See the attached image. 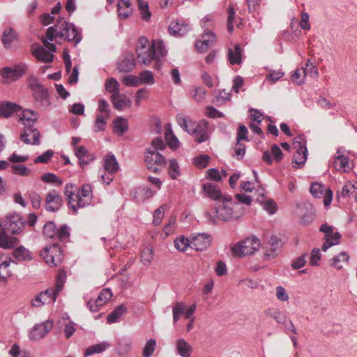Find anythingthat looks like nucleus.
Segmentation results:
<instances>
[{
    "label": "nucleus",
    "instance_id": "1",
    "mask_svg": "<svg viewBox=\"0 0 357 357\" xmlns=\"http://www.w3.org/2000/svg\"><path fill=\"white\" fill-rule=\"evenodd\" d=\"M137 60L141 66H148L153 61V68L160 70L163 63L162 59L167 55V50L161 40H153L150 44L146 37H140L136 46Z\"/></svg>",
    "mask_w": 357,
    "mask_h": 357
},
{
    "label": "nucleus",
    "instance_id": "2",
    "mask_svg": "<svg viewBox=\"0 0 357 357\" xmlns=\"http://www.w3.org/2000/svg\"><path fill=\"white\" fill-rule=\"evenodd\" d=\"M244 208L241 204L233 202L231 196H224L222 201L214 207L204 212L207 223L216 225L218 221L229 222L239 219L243 215Z\"/></svg>",
    "mask_w": 357,
    "mask_h": 357
},
{
    "label": "nucleus",
    "instance_id": "3",
    "mask_svg": "<svg viewBox=\"0 0 357 357\" xmlns=\"http://www.w3.org/2000/svg\"><path fill=\"white\" fill-rule=\"evenodd\" d=\"M64 194L68 197V206L74 213L79 208L90 205L93 199L92 187L89 184H83L77 188L75 184L66 183Z\"/></svg>",
    "mask_w": 357,
    "mask_h": 357
},
{
    "label": "nucleus",
    "instance_id": "4",
    "mask_svg": "<svg viewBox=\"0 0 357 357\" xmlns=\"http://www.w3.org/2000/svg\"><path fill=\"white\" fill-rule=\"evenodd\" d=\"M46 36L50 41H52L56 37H60L77 44L82 40L81 33L75 26L63 20H58L54 26L49 27Z\"/></svg>",
    "mask_w": 357,
    "mask_h": 357
},
{
    "label": "nucleus",
    "instance_id": "5",
    "mask_svg": "<svg viewBox=\"0 0 357 357\" xmlns=\"http://www.w3.org/2000/svg\"><path fill=\"white\" fill-rule=\"evenodd\" d=\"M66 273L61 271L58 273L54 288H49L39 293L34 298L32 299L31 303L34 307H40L44 305L53 304L55 303L58 294L62 290L66 282Z\"/></svg>",
    "mask_w": 357,
    "mask_h": 357
},
{
    "label": "nucleus",
    "instance_id": "6",
    "mask_svg": "<svg viewBox=\"0 0 357 357\" xmlns=\"http://www.w3.org/2000/svg\"><path fill=\"white\" fill-rule=\"evenodd\" d=\"M29 86L33 91V96L36 102L43 107H47L50 102L47 90L39 82L38 78L31 75L28 79Z\"/></svg>",
    "mask_w": 357,
    "mask_h": 357
},
{
    "label": "nucleus",
    "instance_id": "7",
    "mask_svg": "<svg viewBox=\"0 0 357 357\" xmlns=\"http://www.w3.org/2000/svg\"><path fill=\"white\" fill-rule=\"evenodd\" d=\"M259 247V240L257 238H247L235 245L232 248V252L235 256L241 257L253 255Z\"/></svg>",
    "mask_w": 357,
    "mask_h": 357
},
{
    "label": "nucleus",
    "instance_id": "8",
    "mask_svg": "<svg viewBox=\"0 0 357 357\" xmlns=\"http://www.w3.org/2000/svg\"><path fill=\"white\" fill-rule=\"evenodd\" d=\"M189 130L188 133L194 136L196 142L199 144L208 140L211 132L209 123L205 119L200 121L199 123L194 122Z\"/></svg>",
    "mask_w": 357,
    "mask_h": 357
},
{
    "label": "nucleus",
    "instance_id": "9",
    "mask_svg": "<svg viewBox=\"0 0 357 357\" xmlns=\"http://www.w3.org/2000/svg\"><path fill=\"white\" fill-rule=\"evenodd\" d=\"M145 162L148 169L158 173L166 165L167 160L160 152L146 150Z\"/></svg>",
    "mask_w": 357,
    "mask_h": 357
},
{
    "label": "nucleus",
    "instance_id": "10",
    "mask_svg": "<svg viewBox=\"0 0 357 357\" xmlns=\"http://www.w3.org/2000/svg\"><path fill=\"white\" fill-rule=\"evenodd\" d=\"M40 255L44 258L46 264L56 266L63 261V252L58 244H52L46 248Z\"/></svg>",
    "mask_w": 357,
    "mask_h": 357
},
{
    "label": "nucleus",
    "instance_id": "11",
    "mask_svg": "<svg viewBox=\"0 0 357 357\" xmlns=\"http://www.w3.org/2000/svg\"><path fill=\"white\" fill-rule=\"evenodd\" d=\"M0 226H2L3 229L5 231L6 230L13 234H18L24 229V222L22 221L20 214L14 213L8 215L1 221Z\"/></svg>",
    "mask_w": 357,
    "mask_h": 357
},
{
    "label": "nucleus",
    "instance_id": "12",
    "mask_svg": "<svg viewBox=\"0 0 357 357\" xmlns=\"http://www.w3.org/2000/svg\"><path fill=\"white\" fill-rule=\"evenodd\" d=\"M28 70V66L25 63H21L15 66L13 68L6 67L1 71V75L4 82L10 83L17 80Z\"/></svg>",
    "mask_w": 357,
    "mask_h": 357
},
{
    "label": "nucleus",
    "instance_id": "13",
    "mask_svg": "<svg viewBox=\"0 0 357 357\" xmlns=\"http://www.w3.org/2000/svg\"><path fill=\"white\" fill-rule=\"evenodd\" d=\"M298 215L300 218L299 222L303 225H308L313 222L315 217V210L310 204H301L297 205Z\"/></svg>",
    "mask_w": 357,
    "mask_h": 357
},
{
    "label": "nucleus",
    "instance_id": "14",
    "mask_svg": "<svg viewBox=\"0 0 357 357\" xmlns=\"http://www.w3.org/2000/svg\"><path fill=\"white\" fill-rule=\"evenodd\" d=\"M63 199L59 192L55 190L48 192L45 201V208L47 211L56 212L62 205Z\"/></svg>",
    "mask_w": 357,
    "mask_h": 357
},
{
    "label": "nucleus",
    "instance_id": "15",
    "mask_svg": "<svg viewBox=\"0 0 357 357\" xmlns=\"http://www.w3.org/2000/svg\"><path fill=\"white\" fill-rule=\"evenodd\" d=\"M135 66L136 60L135 55L130 52H126L122 54L116 63L117 70L122 73L131 72Z\"/></svg>",
    "mask_w": 357,
    "mask_h": 357
},
{
    "label": "nucleus",
    "instance_id": "16",
    "mask_svg": "<svg viewBox=\"0 0 357 357\" xmlns=\"http://www.w3.org/2000/svg\"><path fill=\"white\" fill-rule=\"evenodd\" d=\"M310 190L314 197L320 198L324 196L325 206L331 204L333 199V192L330 188H326L324 185L314 183L311 185Z\"/></svg>",
    "mask_w": 357,
    "mask_h": 357
},
{
    "label": "nucleus",
    "instance_id": "17",
    "mask_svg": "<svg viewBox=\"0 0 357 357\" xmlns=\"http://www.w3.org/2000/svg\"><path fill=\"white\" fill-rule=\"evenodd\" d=\"M40 132L33 126H24L20 134V139L26 144L38 145Z\"/></svg>",
    "mask_w": 357,
    "mask_h": 357
},
{
    "label": "nucleus",
    "instance_id": "18",
    "mask_svg": "<svg viewBox=\"0 0 357 357\" xmlns=\"http://www.w3.org/2000/svg\"><path fill=\"white\" fill-rule=\"evenodd\" d=\"M52 326L53 323L50 320H47L40 324H36L30 331V339L33 340H38L43 338L50 331Z\"/></svg>",
    "mask_w": 357,
    "mask_h": 357
},
{
    "label": "nucleus",
    "instance_id": "19",
    "mask_svg": "<svg viewBox=\"0 0 357 357\" xmlns=\"http://www.w3.org/2000/svg\"><path fill=\"white\" fill-rule=\"evenodd\" d=\"M112 296V294L109 289H102L95 301L87 302V306L91 312H98L100 307L109 301Z\"/></svg>",
    "mask_w": 357,
    "mask_h": 357
},
{
    "label": "nucleus",
    "instance_id": "20",
    "mask_svg": "<svg viewBox=\"0 0 357 357\" xmlns=\"http://www.w3.org/2000/svg\"><path fill=\"white\" fill-rule=\"evenodd\" d=\"M282 247V241L278 236L273 235L270 237L266 244V251L264 253L265 259L268 260L275 257L279 252L280 248Z\"/></svg>",
    "mask_w": 357,
    "mask_h": 357
},
{
    "label": "nucleus",
    "instance_id": "21",
    "mask_svg": "<svg viewBox=\"0 0 357 357\" xmlns=\"http://www.w3.org/2000/svg\"><path fill=\"white\" fill-rule=\"evenodd\" d=\"M211 243V236L208 234H198L191 241V248L197 251H203L207 249Z\"/></svg>",
    "mask_w": 357,
    "mask_h": 357
},
{
    "label": "nucleus",
    "instance_id": "22",
    "mask_svg": "<svg viewBox=\"0 0 357 357\" xmlns=\"http://www.w3.org/2000/svg\"><path fill=\"white\" fill-rule=\"evenodd\" d=\"M215 40L216 38L215 34L208 31L203 34L202 40L196 42L195 47L199 52H204L215 43Z\"/></svg>",
    "mask_w": 357,
    "mask_h": 357
},
{
    "label": "nucleus",
    "instance_id": "23",
    "mask_svg": "<svg viewBox=\"0 0 357 357\" xmlns=\"http://www.w3.org/2000/svg\"><path fill=\"white\" fill-rule=\"evenodd\" d=\"M203 190L207 197L213 200L220 202L222 201V197H224V196H227V195H222L218 185L211 183H206L204 184Z\"/></svg>",
    "mask_w": 357,
    "mask_h": 357
},
{
    "label": "nucleus",
    "instance_id": "24",
    "mask_svg": "<svg viewBox=\"0 0 357 357\" xmlns=\"http://www.w3.org/2000/svg\"><path fill=\"white\" fill-rule=\"evenodd\" d=\"M190 26L183 21L172 22L169 26V32L175 36H182L188 32Z\"/></svg>",
    "mask_w": 357,
    "mask_h": 357
},
{
    "label": "nucleus",
    "instance_id": "25",
    "mask_svg": "<svg viewBox=\"0 0 357 357\" xmlns=\"http://www.w3.org/2000/svg\"><path fill=\"white\" fill-rule=\"evenodd\" d=\"M19 121L24 126H33L38 119V114L31 109H25L18 114Z\"/></svg>",
    "mask_w": 357,
    "mask_h": 357
},
{
    "label": "nucleus",
    "instance_id": "26",
    "mask_svg": "<svg viewBox=\"0 0 357 357\" xmlns=\"http://www.w3.org/2000/svg\"><path fill=\"white\" fill-rule=\"evenodd\" d=\"M75 155L79 160V165L82 167L94 160V155L89 153L84 146L75 148Z\"/></svg>",
    "mask_w": 357,
    "mask_h": 357
},
{
    "label": "nucleus",
    "instance_id": "27",
    "mask_svg": "<svg viewBox=\"0 0 357 357\" xmlns=\"http://www.w3.org/2000/svg\"><path fill=\"white\" fill-rule=\"evenodd\" d=\"M22 107L12 102L0 103V117L8 118L13 114L20 111Z\"/></svg>",
    "mask_w": 357,
    "mask_h": 357
},
{
    "label": "nucleus",
    "instance_id": "28",
    "mask_svg": "<svg viewBox=\"0 0 357 357\" xmlns=\"http://www.w3.org/2000/svg\"><path fill=\"white\" fill-rule=\"evenodd\" d=\"M114 107L119 110H122L126 107L131 105V100L125 94L114 93L111 96Z\"/></svg>",
    "mask_w": 357,
    "mask_h": 357
},
{
    "label": "nucleus",
    "instance_id": "29",
    "mask_svg": "<svg viewBox=\"0 0 357 357\" xmlns=\"http://www.w3.org/2000/svg\"><path fill=\"white\" fill-rule=\"evenodd\" d=\"M307 158V147L298 148L296 153L292 158V164L294 168H301L303 167Z\"/></svg>",
    "mask_w": 357,
    "mask_h": 357
},
{
    "label": "nucleus",
    "instance_id": "30",
    "mask_svg": "<svg viewBox=\"0 0 357 357\" xmlns=\"http://www.w3.org/2000/svg\"><path fill=\"white\" fill-rule=\"evenodd\" d=\"M33 56L39 61L50 63L54 59V55L43 47H39L32 51Z\"/></svg>",
    "mask_w": 357,
    "mask_h": 357
},
{
    "label": "nucleus",
    "instance_id": "31",
    "mask_svg": "<svg viewBox=\"0 0 357 357\" xmlns=\"http://www.w3.org/2000/svg\"><path fill=\"white\" fill-rule=\"evenodd\" d=\"M176 347L177 353L181 357H190L192 348L184 339H178Z\"/></svg>",
    "mask_w": 357,
    "mask_h": 357
},
{
    "label": "nucleus",
    "instance_id": "32",
    "mask_svg": "<svg viewBox=\"0 0 357 357\" xmlns=\"http://www.w3.org/2000/svg\"><path fill=\"white\" fill-rule=\"evenodd\" d=\"M227 56L231 65L240 64L242 61V50L240 45L236 44L234 49H229Z\"/></svg>",
    "mask_w": 357,
    "mask_h": 357
},
{
    "label": "nucleus",
    "instance_id": "33",
    "mask_svg": "<svg viewBox=\"0 0 357 357\" xmlns=\"http://www.w3.org/2000/svg\"><path fill=\"white\" fill-rule=\"evenodd\" d=\"M165 138L167 144L172 149L176 150L179 146L180 142L174 134L170 124L168 123L165 126Z\"/></svg>",
    "mask_w": 357,
    "mask_h": 357
},
{
    "label": "nucleus",
    "instance_id": "34",
    "mask_svg": "<svg viewBox=\"0 0 357 357\" xmlns=\"http://www.w3.org/2000/svg\"><path fill=\"white\" fill-rule=\"evenodd\" d=\"M18 244V239L13 236H9L5 232H0V248L11 249Z\"/></svg>",
    "mask_w": 357,
    "mask_h": 357
},
{
    "label": "nucleus",
    "instance_id": "35",
    "mask_svg": "<svg viewBox=\"0 0 357 357\" xmlns=\"http://www.w3.org/2000/svg\"><path fill=\"white\" fill-rule=\"evenodd\" d=\"M111 344L107 342H102L89 347L84 352V357H88L95 354H100L108 349Z\"/></svg>",
    "mask_w": 357,
    "mask_h": 357
},
{
    "label": "nucleus",
    "instance_id": "36",
    "mask_svg": "<svg viewBox=\"0 0 357 357\" xmlns=\"http://www.w3.org/2000/svg\"><path fill=\"white\" fill-rule=\"evenodd\" d=\"M126 312V307L123 305L116 307L107 317V320L109 324L119 321L121 317Z\"/></svg>",
    "mask_w": 357,
    "mask_h": 357
},
{
    "label": "nucleus",
    "instance_id": "37",
    "mask_svg": "<svg viewBox=\"0 0 357 357\" xmlns=\"http://www.w3.org/2000/svg\"><path fill=\"white\" fill-rule=\"evenodd\" d=\"M104 168L109 173H115L119 170V164L113 154H108L104 160Z\"/></svg>",
    "mask_w": 357,
    "mask_h": 357
},
{
    "label": "nucleus",
    "instance_id": "38",
    "mask_svg": "<svg viewBox=\"0 0 357 357\" xmlns=\"http://www.w3.org/2000/svg\"><path fill=\"white\" fill-rule=\"evenodd\" d=\"M114 132L118 135H122L128 128V123L126 119L122 117H118L113 121Z\"/></svg>",
    "mask_w": 357,
    "mask_h": 357
},
{
    "label": "nucleus",
    "instance_id": "39",
    "mask_svg": "<svg viewBox=\"0 0 357 357\" xmlns=\"http://www.w3.org/2000/svg\"><path fill=\"white\" fill-rule=\"evenodd\" d=\"M334 167L338 171L348 172L349 169L348 157L344 155L337 156L334 161Z\"/></svg>",
    "mask_w": 357,
    "mask_h": 357
},
{
    "label": "nucleus",
    "instance_id": "40",
    "mask_svg": "<svg viewBox=\"0 0 357 357\" xmlns=\"http://www.w3.org/2000/svg\"><path fill=\"white\" fill-rule=\"evenodd\" d=\"M349 260V256L347 252H342L339 253L337 255L335 256L330 260V265L332 267H334L338 270L342 268V265H339V263L341 261L348 262Z\"/></svg>",
    "mask_w": 357,
    "mask_h": 357
},
{
    "label": "nucleus",
    "instance_id": "41",
    "mask_svg": "<svg viewBox=\"0 0 357 357\" xmlns=\"http://www.w3.org/2000/svg\"><path fill=\"white\" fill-rule=\"evenodd\" d=\"M265 314L274 319L278 324H284L287 321V317L278 309H268Z\"/></svg>",
    "mask_w": 357,
    "mask_h": 357
},
{
    "label": "nucleus",
    "instance_id": "42",
    "mask_svg": "<svg viewBox=\"0 0 357 357\" xmlns=\"http://www.w3.org/2000/svg\"><path fill=\"white\" fill-rule=\"evenodd\" d=\"M13 255L17 261L31 259L29 251L23 246H20L14 250Z\"/></svg>",
    "mask_w": 357,
    "mask_h": 357
},
{
    "label": "nucleus",
    "instance_id": "43",
    "mask_svg": "<svg viewBox=\"0 0 357 357\" xmlns=\"http://www.w3.org/2000/svg\"><path fill=\"white\" fill-rule=\"evenodd\" d=\"M166 146L167 144L163 141L162 137H158L152 140L151 146L146 148V150L159 152L160 151L165 150Z\"/></svg>",
    "mask_w": 357,
    "mask_h": 357
},
{
    "label": "nucleus",
    "instance_id": "44",
    "mask_svg": "<svg viewBox=\"0 0 357 357\" xmlns=\"http://www.w3.org/2000/svg\"><path fill=\"white\" fill-rule=\"evenodd\" d=\"M168 173L172 179H176L180 175V168L178 162L176 159H171L169 160Z\"/></svg>",
    "mask_w": 357,
    "mask_h": 357
},
{
    "label": "nucleus",
    "instance_id": "45",
    "mask_svg": "<svg viewBox=\"0 0 357 357\" xmlns=\"http://www.w3.org/2000/svg\"><path fill=\"white\" fill-rule=\"evenodd\" d=\"M185 309V305L183 302L176 303L172 307L173 312V321L176 324L181 315L184 314V310Z\"/></svg>",
    "mask_w": 357,
    "mask_h": 357
},
{
    "label": "nucleus",
    "instance_id": "46",
    "mask_svg": "<svg viewBox=\"0 0 357 357\" xmlns=\"http://www.w3.org/2000/svg\"><path fill=\"white\" fill-rule=\"evenodd\" d=\"M307 75L306 68H298L295 70V72L291 75V79L294 82L296 83L298 85H301L304 83L305 77Z\"/></svg>",
    "mask_w": 357,
    "mask_h": 357
},
{
    "label": "nucleus",
    "instance_id": "47",
    "mask_svg": "<svg viewBox=\"0 0 357 357\" xmlns=\"http://www.w3.org/2000/svg\"><path fill=\"white\" fill-rule=\"evenodd\" d=\"M17 35L15 31L13 29L6 30L2 36V42L6 47H8L10 44L15 40Z\"/></svg>",
    "mask_w": 357,
    "mask_h": 357
},
{
    "label": "nucleus",
    "instance_id": "48",
    "mask_svg": "<svg viewBox=\"0 0 357 357\" xmlns=\"http://www.w3.org/2000/svg\"><path fill=\"white\" fill-rule=\"evenodd\" d=\"M141 261L144 266H149L153 258V251L151 248H144L141 253Z\"/></svg>",
    "mask_w": 357,
    "mask_h": 357
},
{
    "label": "nucleus",
    "instance_id": "49",
    "mask_svg": "<svg viewBox=\"0 0 357 357\" xmlns=\"http://www.w3.org/2000/svg\"><path fill=\"white\" fill-rule=\"evenodd\" d=\"M139 79V84H153L155 82V79L153 73L149 70H144L141 72L138 76Z\"/></svg>",
    "mask_w": 357,
    "mask_h": 357
},
{
    "label": "nucleus",
    "instance_id": "50",
    "mask_svg": "<svg viewBox=\"0 0 357 357\" xmlns=\"http://www.w3.org/2000/svg\"><path fill=\"white\" fill-rule=\"evenodd\" d=\"M174 246L177 250L184 252L189 246L191 247V243H190L189 240L182 236L175 239Z\"/></svg>",
    "mask_w": 357,
    "mask_h": 357
},
{
    "label": "nucleus",
    "instance_id": "51",
    "mask_svg": "<svg viewBox=\"0 0 357 357\" xmlns=\"http://www.w3.org/2000/svg\"><path fill=\"white\" fill-rule=\"evenodd\" d=\"M43 234L46 238H53L56 236V226L53 222L46 223L43 227Z\"/></svg>",
    "mask_w": 357,
    "mask_h": 357
},
{
    "label": "nucleus",
    "instance_id": "52",
    "mask_svg": "<svg viewBox=\"0 0 357 357\" xmlns=\"http://www.w3.org/2000/svg\"><path fill=\"white\" fill-rule=\"evenodd\" d=\"M156 347V341L154 339H149L143 349V356L151 357Z\"/></svg>",
    "mask_w": 357,
    "mask_h": 357
},
{
    "label": "nucleus",
    "instance_id": "53",
    "mask_svg": "<svg viewBox=\"0 0 357 357\" xmlns=\"http://www.w3.org/2000/svg\"><path fill=\"white\" fill-rule=\"evenodd\" d=\"M15 174L22 176H27L30 175L31 170L24 165H12L10 166Z\"/></svg>",
    "mask_w": 357,
    "mask_h": 357
},
{
    "label": "nucleus",
    "instance_id": "54",
    "mask_svg": "<svg viewBox=\"0 0 357 357\" xmlns=\"http://www.w3.org/2000/svg\"><path fill=\"white\" fill-rule=\"evenodd\" d=\"M105 88L107 91L112 93L113 94L119 93V84L118 81L113 77L107 80L105 83Z\"/></svg>",
    "mask_w": 357,
    "mask_h": 357
},
{
    "label": "nucleus",
    "instance_id": "55",
    "mask_svg": "<svg viewBox=\"0 0 357 357\" xmlns=\"http://www.w3.org/2000/svg\"><path fill=\"white\" fill-rule=\"evenodd\" d=\"M106 118L103 114H98L94 123V131H103L106 128Z\"/></svg>",
    "mask_w": 357,
    "mask_h": 357
},
{
    "label": "nucleus",
    "instance_id": "56",
    "mask_svg": "<svg viewBox=\"0 0 357 357\" xmlns=\"http://www.w3.org/2000/svg\"><path fill=\"white\" fill-rule=\"evenodd\" d=\"M178 124L187 132H188L190 128H192L194 122L187 121L183 114H178L176 117Z\"/></svg>",
    "mask_w": 357,
    "mask_h": 357
},
{
    "label": "nucleus",
    "instance_id": "57",
    "mask_svg": "<svg viewBox=\"0 0 357 357\" xmlns=\"http://www.w3.org/2000/svg\"><path fill=\"white\" fill-rule=\"evenodd\" d=\"M132 348V342L130 341H125L119 342L116 347V351L121 356L128 354Z\"/></svg>",
    "mask_w": 357,
    "mask_h": 357
},
{
    "label": "nucleus",
    "instance_id": "58",
    "mask_svg": "<svg viewBox=\"0 0 357 357\" xmlns=\"http://www.w3.org/2000/svg\"><path fill=\"white\" fill-rule=\"evenodd\" d=\"M70 236L69 227L66 225H61L59 229L56 228V237L61 241L67 240Z\"/></svg>",
    "mask_w": 357,
    "mask_h": 357
},
{
    "label": "nucleus",
    "instance_id": "59",
    "mask_svg": "<svg viewBox=\"0 0 357 357\" xmlns=\"http://www.w3.org/2000/svg\"><path fill=\"white\" fill-rule=\"evenodd\" d=\"M40 178L45 183H55L58 185H61L62 184V181L52 173L44 174Z\"/></svg>",
    "mask_w": 357,
    "mask_h": 357
},
{
    "label": "nucleus",
    "instance_id": "60",
    "mask_svg": "<svg viewBox=\"0 0 357 357\" xmlns=\"http://www.w3.org/2000/svg\"><path fill=\"white\" fill-rule=\"evenodd\" d=\"M122 83L126 86H137L139 85L138 76L126 75L122 79Z\"/></svg>",
    "mask_w": 357,
    "mask_h": 357
},
{
    "label": "nucleus",
    "instance_id": "61",
    "mask_svg": "<svg viewBox=\"0 0 357 357\" xmlns=\"http://www.w3.org/2000/svg\"><path fill=\"white\" fill-rule=\"evenodd\" d=\"M98 112H100L99 114H103L106 119H108L110 115V109H109V105L107 103V102L104 100L101 99L99 101Z\"/></svg>",
    "mask_w": 357,
    "mask_h": 357
},
{
    "label": "nucleus",
    "instance_id": "62",
    "mask_svg": "<svg viewBox=\"0 0 357 357\" xmlns=\"http://www.w3.org/2000/svg\"><path fill=\"white\" fill-rule=\"evenodd\" d=\"M208 160L209 157L207 155H200L194 158V164L197 167L204 169L208 165Z\"/></svg>",
    "mask_w": 357,
    "mask_h": 357
},
{
    "label": "nucleus",
    "instance_id": "63",
    "mask_svg": "<svg viewBox=\"0 0 357 357\" xmlns=\"http://www.w3.org/2000/svg\"><path fill=\"white\" fill-rule=\"evenodd\" d=\"M139 9L140 10V15L143 20L148 21L149 20L151 13L149 10L147 2H140L139 4Z\"/></svg>",
    "mask_w": 357,
    "mask_h": 357
},
{
    "label": "nucleus",
    "instance_id": "64",
    "mask_svg": "<svg viewBox=\"0 0 357 357\" xmlns=\"http://www.w3.org/2000/svg\"><path fill=\"white\" fill-rule=\"evenodd\" d=\"M53 154H54L53 151L47 150L42 155L36 157L34 159V162L35 163H47L50 160V159L52 158Z\"/></svg>",
    "mask_w": 357,
    "mask_h": 357
}]
</instances>
